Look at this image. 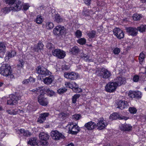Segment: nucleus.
I'll use <instances>...</instances> for the list:
<instances>
[{
	"label": "nucleus",
	"instance_id": "obj_1",
	"mask_svg": "<svg viewBox=\"0 0 146 146\" xmlns=\"http://www.w3.org/2000/svg\"><path fill=\"white\" fill-rule=\"evenodd\" d=\"M7 4L10 5L12 10L15 11L20 10L22 6L23 3L20 1H16V0H5Z\"/></svg>",
	"mask_w": 146,
	"mask_h": 146
},
{
	"label": "nucleus",
	"instance_id": "obj_2",
	"mask_svg": "<svg viewBox=\"0 0 146 146\" xmlns=\"http://www.w3.org/2000/svg\"><path fill=\"white\" fill-rule=\"evenodd\" d=\"M0 74L6 77H9L11 78H14L11 68L8 64H3L0 68Z\"/></svg>",
	"mask_w": 146,
	"mask_h": 146
},
{
	"label": "nucleus",
	"instance_id": "obj_3",
	"mask_svg": "<svg viewBox=\"0 0 146 146\" xmlns=\"http://www.w3.org/2000/svg\"><path fill=\"white\" fill-rule=\"evenodd\" d=\"M37 72L40 75L38 77L41 81L46 84V68L43 66H38L36 68Z\"/></svg>",
	"mask_w": 146,
	"mask_h": 146
},
{
	"label": "nucleus",
	"instance_id": "obj_4",
	"mask_svg": "<svg viewBox=\"0 0 146 146\" xmlns=\"http://www.w3.org/2000/svg\"><path fill=\"white\" fill-rule=\"evenodd\" d=\"M98 75L101 78L107 79L111 75L110 71L104 68H102L98 71Z\"/></svg>",
	"mask_w": 146,
	"mask_h": 146
},
{
	"label": "nucleus",
	"instance_id": "obj_5",
	"mask_svg": "<svg viewBox=\"0 0 146 146\" xmlns=\"http://www.w3.org/2000/svg\"><path fill=\"white\" fill-rule=\"evenodd\" d=\"M117 86L116 82H109L105 86V89L108 92H113L116 90Z\"/></svg>",
	"mask_w": 146,
	"mask_h": 146
},
{
	"label": "nucleus",
	"instance_id": "obj_6",
	"mask_svg": "<svg viewBox=\"0 0 146 146\" xmlns=\"http://www.w3.org/2000/svg\"><path fill=\"white\" fill-rule=\"evenodd\" d=\"M52 53L53 55L60 59L63 58L66 56L65 52L59 49L52 50Z\"/></svg>",
	"mask_w": 146,
	"mask_h": 146
},
{
	"label": "nucleus",
	"instance_id": "obj_7",
	"mask_svg": "<svg viewBox=\"0 0 146 146\" xmlns=\"http://www.w3.org/2000/svg\"><path fill=\"white\" fill-rule=\"evenodd\" d=\"M69 133L73 135L76 134L79 131L80 128L77 125L73 124L68 125Z\"/></svg>",
	"mask_w": 146,
	"mask_h": 146
},
{
	"label": "nucleus",
	"instance_id": "obj_8",
	"mask_svg": "<svg viewBox=\"0 0 146 146\" xmlns=\"http://www.w3.org/2000/svg\"><path fill=\"white\" fill-rule=\"evenodd\" d=\"M64 76L65 78L68 79L69 80H76L79 76L78 73L74 72L64 73Z\"/></svg>",
	"mask_w": 146,
	"mask_h": 146
},
{
	"label": "nucleus",
	"instance_id": "obj_9",
	"mask_svg": "<svg viewBox=\"0 0 146 146\" xmlns=\"http://www.w3.org/2000/svg\"><path fill=\"white\" fill-rule=\"evenodd\" d=\"M50 135L53 139L55 140H58L62 139H64L65 137L61 133L56 130L52 131Z\"/></svg>",
	"mask_w": 146,
	"mask_h": 146
},
{
	"label": "nucleus",
	"instance_id": "obj_10",
	"mask_svg": "<svg viewBox=\"0 0 146 146\" xmlns=\"http://www.w3.org/2000/svg\"><path fill=\"white\" fill-rule=\"evenodd\" d=\"M19 100V98L17 96L11 94L9 95L7 101V104L11 105H13L17 104Z\"/></svg>",
	"mask_w": 146,
	"mask_h": 146
},
{
	"label": "nucleus",
	"instance_id": "obj_11",
	"mask_svg": "<svg viewBox=\"0 0 146 146\" xmlns=\"http://www.w3.org/2000/svg\"><path fill=\"white\" fill-rule=\"evenodd\" d=\"M65 31V29L63 26L58 25L54 29L53 32L55 35L59 36L63 35Z\"/></svg>",
	"mask_w": 146,
	"mask_h": 146
},
{
	"label": "nucleus",
	"instance_id": "obj_12",
	"mask_svg": "<svg viewBox=\"0 0 146 146\" xmlns=\"http://www.w3.org/2000/svg\"><path fill=\"white\" fill-rule=\"evenodd\" d=\"M110 119L111 120L118 119L120 120L124 119L126 120L128 119V117L120 115L116 113H115L111 114L110 116Z\"/></svg>",
	"mask_w": 146,
	"mask_h": 146
},
{
	"label": "nucleus",
	"instance_id": "obj_13",
	"mask_svg": "<svg viewBox=\"0 0 146 146\" xmlns=\"http://www.w3.org/2000/svg\"><path fill=\"white\" fill-rule=\"evenodd\" d=\"M113 32L114 35L119 39L124 38V34L123 31L119 28H116L113 30Z\"/></svg>",
	"mask_w": 146,
	"mask_h": 146
},
{
	"label": "nucleus",
	"instance_id": "obj_14",
	"mask_svg": "<svg viewBox=\"0 0 146 146\" xmlns=\"http://www.w3.org/2000/svg\"><path fill=\"white\" fill-rule=\"evenodd\" d=\"M107 125L108 123L106 121H104L103 118H100L97 123V126L98 127V129L100 130L104 129Z\"/></svg>",
	"mask_w": 146,
	"mask_h": 146
},
{
	"label": "nucleus",
	"instance_id": "obj_15",
	"mask_svg": "<svg viewBox=\"0 0 146 146\" xmlns=\"http://www.w3.org/2000/svg\"><path fill=\"white\" fill-rule=\"evenodd\" d=\"M40 140V144L38 146H45L46 144V133L44 132H40L39 135Z\"/></svg>",
	"mask_w": 146,
	"mask_h": 146
},
{
	"label": "nucleus",
	"instance_id": "obj_16",
	"mask_svg": "<svg viewBox=\"0 0 146 146\" xmlns=\"http://www.w3.org/2000/svg\"><path fill=\"white\" fill-rule=\"evenodd\" d=\"M128 35L133 36H135L137 34V30L136 28L129 27L126 29Z\"/></svg>",
	"mask_w": 146,
	"mask_h": 146
},
{
	"label": "nucleus",
	"instance_id": "obj_17",
	"mask_svg": "<svg viewBox=\"0 0 146 146\" xmlns=\"http://www.w3.org/2000/svg\"><path fill=\"white\" fill-rule=\"evenodd\" d=\"M117 108L121 110L123 109L128 106L129 105L127 102L124 100H120L118 102Z\"/></svg>",
	"mask_w": 146,
	"mask_h": 146
},
{
	"label": "nucleus",
	"instance_id": "obj_18",
	"mask_svg": "<svg viewBox=\"0 0 146 146\" xmlns=\"http://www.w3.org/2000/svg\"><path fill=\"white\" fill-rule=\"evenodd\" d=\"M84 126L88 130H92L97 127V125L95 123L90 121L86 123Z\"/></svg>",
	"mask_w": 146,
	"mask_h": 146
},
{
	"label": "nucleus",
	"instance_id": "obj_19",
	"mask_svg": "<svg viewBox=\"0 0 146 146\" xmlns=\"http://www.w3.org/2000/svg\"><path fill=\"white\" fill-rule=\"evenodd\" d=\"M45 94V93H41L40 95L39 96L38 98V101L39 104L43 106H46V102H45V98H44V95Z\"/></svg>",
	"mask_w": 146,
	"mask_h": 146
},
{
	"label": "nucleus",
	"instance_id": "obj_20",
	"mask_svg": "<svg viewBox=\"0 0 146 146\" xmlns=\"http://www.w3.org/2000/svg\"><path fill=\"white\" fill-rule=\"evenodd\" d=\"M119 127L121 131H129L132 129V126L129 124H122L119 126Z\"/></svg>",
	"mask_w": 146,
	"mask_h": 146
},
{
	"label": "nucleus",
	"instance_id": "obj_21",
	"mask_svg": "<svg viewBox=\"0 0 146 146\" xmlns=\"http://www.w3.org/2000/svg\"><path fill=\"white\" fill-rule=\"evenodd\" d=\"M17 132L19 135L23 134L25 137H29L31 135V133L28 130H25L23 129H21L17 131Z\"/></svg>",
	"mask_w": 146,
	"mask_h": 146
},
{
	"label": "nucleus",
	"instance_id": "obj_22",
	"mask_svg": "<svg viewBox=\"0 0 146 146\" xmlns=\"http://www.w3.org/2000/svg\"><path fill=\"white\" fill-rule=\"evenodd\" d=\"M44 88H43V87H38L35 89H33L30 90L32 92H35L37 94H40L41 93H45L46 92V90L44 89Z\"/></svg>",
	"mask_w": 146,
	"mask_h": 146
},
{
	"label": "nucleus",
	"instance_id": "obj_23",
	"mask_svg": "<svg viewBox=\"0 0 146 146\" xmlns=\"http://www.w3.org/2000/svg\"><path fill=\"white\" fill-rule=\"evenodd\" d=\"M115 80V82H116L118 85L125 84L126 82L125 78L122 77H118Z\"/></svg>",
	"mask_w": 146,
	"mask_h": 146
},
{
	"label": "nucleus",
	"instance_id": "obj_24",
	"mask_svg": "<svg viewBox=\"0 0 146 146\" xmlns=\"http://www.w3.org/2000/svg\"><path fill=\"white\" fill-rule=\"evenodd\" d=\"M75 85L72 86V89L74 92L75 93H79L82 92V90L78 87V84L75 82Z\"/></svg>",
	"mask_w": 146,
	"mask_h": 146
},
{
	"label": "nucleus",
	"instance_id": "obj_25",
	"mask_svg": "<svg viewBox=\"0 0 146 146\" xmlns=\"http://www.w3.org/2000/svg\"><path fill=\"white\" fill-rule=\"evenodd\" d=\"M46 119V113L40 114L37 122L40 123H42Z\"/></svg>",
	"mask_w": 146,
	"mask_h": 146
},
{
	"label": "nucleus",
	"instance_id": "obj_26",
	"mask_svg": "<svg viewBox=\"0 0 146 146\" xmlns=\"http://www.w3.org/2000/svg\"><path fill=\"white\" fill-rule=\"evenodd\" d=\"M80 56L81 58H83L84 59L86 62H90L92 61V59H89V56L84 54L83 52L81 53Z\"/></svg>",
	"mask_w": 146,
	"mask_h": 146
},
{
	"label": "nucleus",
	"instance_id": "obj_27",
	"mask_svg": "<svg viewBox=\"0 0 146 146\" xmlns=\"http://www.w3.org/2000/svg\"><path fill=\"white\" fill-rule=\"evenodd\" d=\"M35 81V80L34 78L30 76L28 79L24 80L22 83L23 84H27L30 82H34Z\"/></svg>",
	"mask_w": 146,
	"mask_h": 146
},
{
	"label": "nucleus",
	"instance_id": "obj_28",
	"mask_svg": "<svg viewBox=\"0 0 146 146\" xmlns=\"http://www.w3.org/2000/svg\"><path fill=\"white\" fill-rule=\"evenodd\" d=\"M43 46V45L41 42H39L38 44L35 46L34 49L35 52H38L39 50L42 49Z\"/></svg>",
	"mask_w": 146,
	"mask_h": 146
},
{
	"label": "nucleus",
	"instance_id": "obj_29",
	"mask_svg": "<svg viewBox=\"0 0 146 146\" xmlns=\"http://www.w3.org/2000/svg\"><path fill=\"white\" fill-rule=\"evenodd\" d=\"M36 140V139L35 137L31 138L28 142V144L32 146L37 145V144Z\"/></svg>",
	"mask_w": 146,
	"mask_h": 146
},
{
	"label": "nucleus",
	"instance_id": "obj_30",
	"mask_svg": "<svg viewBox=\"0 0 146 146\" xmlns=\"http://www.w3.org/2000/svg\"><path fill=\"white\" fill-rule=\"evenodd\" d=\"M96 31L92 30L87 33V35L90 38H93L95 37L96 35Z\"/></svg>",
	"mask_w": 146,
	"mask_h": 146
},
{
	"label": "nucleus",
	"instance_id": "obj_31",
	"mask_svg": "<svg viewBox=\"0 0 146 146\" xmlns=\"http://www.w3.org/2000/svg\"><path fill=\"white\" fill-rule=\"evenodd\" d=\"M11 10H12L10 6L9 7H5L3 8L1 10V12L2 13L1 14V15H3V14L5 15L6 13H8Z\"/></svg>",
	"mask_w": 146,
	"mask_h": 146
},
{
	"label": "nucleus",
	"instance_id": "obj_32",
	"mask_svg": "<svg viewBox=\"0 0 146 146\" xmlns=\"http://www.w3.org/2000/svg\"><path fill=\"white\" fill-rule=\"evenodd\" d=\"M54 80L53 76H50L46 77V84H50Z\"/></svg>",
	"mask_w": 146,
	"mask_h": 146
},
{
	"label": "nucleus",
	"instance_id": "obj_33",
	"mask_svg": "<svg viewBox=\"0 0 146 146\" xmlns=\"http://www.w3.org/2000/svg\"><path fill=\"white\" fill-rule=\"evenodd\" d=\"M64 20V19L60 17L59 14H57L55 16V21L58 23L62 22Z\"/></svg>",
	"mask_w": 146,
	"mask_h": 146
},
{
	"label": "nucleus",
	"instance_id": "obj_34",
	"mask_svg": "<svg viewBox=\"0 0 146 146\" xmlns=\"http://www.w3.org/2000/svg\"><path fill=\"white\" fill-rule=\"evenodd\" d=\"M79 51V49L77 46L73 47L71 49V52L73 54L76 55L78 54Z\"/></svg>",
	"mask_w": 146,
	"mask_h": 146
},
{
	"label": "nucleus",
	"instance_id": "obj_35",
	"mask_svg": "<svg viewBox=\"0 0 146 146\" xmlns=\"http://www.w3.org/2000/svg\"><path fill=\"white\" fill-rule=\"evenodd\" d=\"M80 96V95L79 94H76L73 96L72 98V103L75 104L76 103L77 100Z\"/></svg>",
	"mask_w": 146,
	"mask_h": 146
},
{
	"label": "nucleus",
	"instance_id": "obj_36",
	"mask_svg": "<svg viewBox=\"0 0 146 146\" xmlns=\"http://www.w3.org/2000/svg\"><path fill=\"white\" fill-rule=\"evenodd\" d=\"M142 17L141 15L136 14H134L133 16V19L135 21H139Z\"/></svg>",
	"mask_w": 146,
	"mask_h": 146
},
{
	"label": "nucleus",
	"instance_id": "obj_37",
	"mask_svg": "<svg viewBox=\"0 0 146 146\" xmlns=\"http://www.w3.org/2000/svg\"><path fill=\"white\" fill-rule=\"evenodd\" d=\"M75 84V82H66L65 83V85L66 87H68L71 89L72 88V86L73 85H74Z\"/></svg>",
	"mask_w": 146,
	"mask_h": 146
},
{
	"label": "nucleus",
	"instance_id": "obj_38",
	"mask_svg": "<svg viewBox=\"0 0 146 146\" xmlns=\"http://www.w3.org/2000/svg\"><path fill=\"white\" fill-rule=\"evenodd\" d=\"M137 31L138 30L141 32H143L145 31L146 29V25H141L137 27Z\"/></svg>",
	"mask_w": 146,
	"mask_h": 146
},
{
	"label": "nucleus",
	"instance_id": "obj_39",
	"mask_svg": "<svg viewBox=\"0 0 146 146\" xmlns=\"http://www.w3.org/2000/svg\"><path fill=\"white\" fill-rule=\"evenodd\" d=\"M77 42L80 44L83 45L86 42V40L84 38H81L78 39Z\"/></svg>",
	"mask_w": 146,
	"mask_h": 146
},
{
	"label": "nucleus",
	"instance_id": "obj_40",
	"mask_svg": "<svg viewBox=\"0 0 146 146\" xmlns=\"http://www.w3.org/2000/svg\"><path fill=\"white\" fill-rule=\"evenodd\" d=\"M7 54L9 58L15 56L16 54V52L15 51H12L11 52H7Z\"/></svg>",
	"mask_w": 146,
	"mask_h": 146
},
{
	"label": "nucleus",
	"instance_id": "obj_41",
	"mask_svg": "<svg viewBox=\"0 0 146 146\" xmlns=\"http://www.w3.org/2000/svg\"><path fill=\"white\" fill-rule=\"evenodd\" d=\"M5 46L3 42L0 43V52H2V54H3L4 52Z\"/></svg>",
	"mask_w": 146,
	"mask_h": 146
},
{
	"label": "nucleus",
	"instance_id": "obj_42",
	"mask_svg": "<svg viewBox=\"0 0 146 146\" xmlns=\"http://www.w3.org/2000/svg\"><path fill=\"white\" fill-rule=\"evenodd\" d=\"M54 27V24L51 22H49L46 23V29H51Z\"/></svg>",
	"mask_w": 146,
	"mask_h": 146
},
{
	"label": "nucleus",
	"instance_id": "obj_43",
	"mask_svg": "<svg viewBox=\"0 0 146 146\" xmlns=\"http://www.w3.org/2000/svg\"><path fill=\"white\" fill-rule=\"evenodd\" d=\"M92 14H93V12L91 10H87V11H85L83 13V14L84 15H85L86 16H90V15Z\"/></svg>",
	"mask_w": 146,
	"mask_h": 146
},
{
	"label": "nucleus",
	"instance_id": "obj_44",
	"mask_svg": "<svg viewBox=\"0 0 146 146\" xmlns=\"http://www.w3.org/2000/svg\"><path fill=\"white\" fill-rule=\"evenodd\" d=\"M134 93H135V91H130L128 93V96L129 97L132 98H135Z\"/></svg>",
	"mask_w": 146,
	"mask_h": 146
},
{
	"label": "nucleus",
	"instance_id": "obj_45",
	"mask_svg": "<svg viewBox=\"0 0 146 146\" xmlns=\"http://www.w3.org/2000/svg\"><path fill=\"white\" fill-rule=\"evenodd\" d=\"M46 93H47V95L50 96H53L54 94V92L49 89L46 90Z\"/></svg>",
	"mask_w": 146,
	"mask_h": 146
},
{
	"label": "nucleus",
	"instance_id": "obj_46",
	"mask_svg": "<svg viewBox=\"0 0 146 146\" xmlns=\"http://www.w3.org/2000/svg\"><path fill=\"white\" fill-rule=\"evenodd\" d=\"M145 57V54L143 53H141L139 57V60L140 62H142Z\"/></svg>",
	"mask_w": 146,
	"mask_h": 146
},
{
	"label": "nucleus",
	"instance_id": "obj_47",
	"mask_svg": "<svg viewBox=\"0 0 146 146\" xmlns=\"http://www.w3.org/2000/svg\"><path fill=\"white\" fill-rule=\"evenodd\" d=\"M67 90L65 88H60L57 90V92L59 94H62L66 92Z\"/></svg>",
	"mask_w": 146,
	"mask_h": 146
},
{
	"label": "nucleus",
	"instance_id": "obj_48",
	"mask_svg": "<svg viewBox=\"0 0 146 146\" xmlns=\"http://www.w3.org/2000/svg\"><path fill=\"white\" fill-rule=\"evenodd\" d=\"M129 110L130 113L133 114L136 113L137 111L136 109L134 107H130Z\"/></svg>",
	"mask_w": 146,
	"mask_h": 146
},
{
	"label": "nucleus",
	"instance_id": "obj_49",
	"mask_svg": "<svg viewBox=\"0 0 146 146\" xmlns=\"http://www.w3.org/2000/svg\"><path fill=\"white\" fill-rule=\"evenodd\" d=\"M75 35L77 38H79L82 36V32L80 30H77L75 32Z\"/></svg>",
	"mask_w": 146,
	"mask_h": 146
},
{
	"label": "nucleus",
	"instance_id": "obj_50",
	"mask_svg": "<svg viewBox=\"0 0 146 146\" xmlns=\"http://www.w3.org/2000/svg\"><path fill=\"white\" fill-rule=\"evenodd\" d=\"M42 19L39 16H38L37 17L36 19V22L37 23L40 24L42 22Z\"/></svg>",
	"mask_w": 146,
	"mask_h": 146
},
{
	"label": "nucleus",
	"instance_id": "obj_51",
	"mask_svg": "<svg viewBox=\"0 0 146 146\" xmlns=\"http://www.w3.org/2000/svg\"><path fill=\"white\" fill-rule=\"evenodd\" d=\"M135 98H141V94L140 92L139 91H135Z\"/></svg>",
	"mask_w": 146,
	"mask_h": 146
},
{
	"label": "nucleus",
	"instance_id": "obj_52",
	"mask_svg": "<svg viewBox=\"0 0 146 146\" xmlns=\"http://www.w3.org/2000/svg\"><path fill=\"white\" fill-rule=\"evenodd\" d=\"M19 64L18 65V66L19 67L22 68L23 67V65L24 64V62L23 60L21 59H19Z\"/></svg>",
	"mask_w": 146,
	"mask_h": 146
},
{
	"label": "nucleus",
	"instance_id": "obj_53",
	"mask_svg": "<svg viewBox=\"0 0 146 146\" xmlns=\"http://www.w3.org/2000/svg\"><path fill=\"white\" fill-rule=\"evenodd\" d=\"M47 48L48 49H49L50 50H52V51L53 50L54 48V46L51 43H48L47 45Z\"/></svg>",
	"mask_w": 146,
	"mask_h": 146
},
{
	"label": "nucleus",
	"instance_id": "obj_54",
	"mask_svg": "<svg viewBox=\"0 0 146 146\" xmlns=\"http://www.w3.org/2000/svg\"><path fill=\"white\" fill-rule=\"evenodd\" d=\"M120 49L117 48H115L113 50V52L115 54H118L120 52Z\"/></svg>",
	"mask_w": 146,
	"mask_h": 146
},
{
	"label": "nucleus",
	"instance_id": "obj_55",
	"mask_svg": "<svg viewBox=\"0 0 146 146\" xmlns=\"http://www.w3.org/2000/svg\"><path fill=\"white\" fill-rule=\"evenodd\" d=\"M139 79V76L137 75H135L133 77V81L135 82H137Z\"/></svg>",
	"mask_w": 146,
	"mask_h": 146
},
{
	"label": "nucleus",
	"instance_id": "obj_56",
	"mask_svg": "<svg viewBox=\"0 0 146 146\" xmlns=\"http://www.w3.org/2000/svg\"><path fill=\"white\" fill-rule=\"evenodd\" d=\"M23 9L24 11H26L28 9L29 7L30 6L29 5V4L28 3H25L23 5Z\"/></svg>",
	"mask_w": 146,
	"mask_h": 146
},
{
	"label": "nucleus",
	"instance_id": "obj_57",
	"mask_svg": "<svg viewBox=\"0 0 146 146\" xmlns=\"http://www.w3.org/2000/svg\"><path fill=\"white\" fill-rule=\"evenodd\" d=\"M81 117L80 115L79 114H76L73 116V118L77 120L79 119Z\"/></svg>",
	"mask_w": 146,
	"mask_h": 146
},
{
	"label": "nucleus",
	"instance_id": "obj_58",
	"mask_svg": "<svg viewBox=\"0 0 146 146\" xmlns=\"http://www.w3.org/2000/svg\"><path fill=\"white\" fill-rule=\"evenodd\" d=\"M61 115L63 118H64V117H68L69 116V113L66 112H62L61 113Z\"/></svg>",
	"mask_w": 146,
	"mask_h": 146
},
{
	"label": "nucleus",
	"instance_id": "obj_59",
	"mask_svg": "<svg viewBox=\"0 0 146 146\" xmlns=\"http://www.w3.org/2000/svg\"><path fill=\"white\" fill-rule=\"evenodd\" d=\"M69 67H70L69 66L66 65H64L62 66V68L63 70H68L69 68Z\"/></svg>",
	"mask_w": 146,
	"mask_h": 146
},
{
	"label": "nucleus",
	"instance_id": "obj_60",
	"mask_svg": "<svg viewBox=\"0 0 146 146\" xmlns=\"http://www.w3.org/2000/svg\"><path fill=\"white\" fill-rule=\"evenodd\" d=\"M7 112L11 115H14L15 113V112L13 110H7Z\"/></svg>",
	"mask_w": 146,
	"mask_h": 146
},
{
	"label": "nucleus",
	"instance_id": "obj_61",
	"mask_svg": "<svg viewBox=\"0 0 146 146\" xmlns=\"http://www.w3.org/2000/svg\"><path fill=\"white\" fill-rule=\"evenodd\" d=\"M52 73L49 70L46 69V76H52Z\"/></svg>",
	"mask_w": 146,
	"mask_h": 146
},
{
	"label": "nucleus",
	"instance_id": "obj_62",
	"mask_svg": "<svg viewBox=\"0 0 146 146\" xmlns=\"http://www.w3.org/2000/svg\"><path fill=\"white\" fill-rule=\"evenodd\" d=\"M67 146H74V145L72 143H70L68 144Z\"/></svg>",
	"mask_w": 146,
	"mask_h": 146
},
{
	"label": "nucleus",
	"instance_id": "obj_63",
	"mask_svg": "<svg viewBox=\"0 0 146 146\" xmlns=\"http://www.w3.org/2000/svg\"><path fill=\"white\" fill-rule=\"evenodd\" d=\"M50 136L47 134V133H46V139H48L49 138Z\"/></svg>",
	"mask_w": 146,
	"mask_h": 146
},
{
	"label": "nucleus",
	"instance_id": "obj_64",
	"mask_svg": "<svg viewBox=\"0 0 146 146\" xmlns=\"http://www.w3.org/2000/svg\"><path fill=\"white\" fill-rule=\"evenodd\" d=\"M3 84V83L2 82H0V87L2 86Z\"/></svg>",
	"mask_w": 146,
	"mask_h": 146
}]
</instances>
